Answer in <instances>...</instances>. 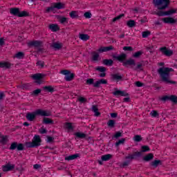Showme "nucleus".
<instances>
[{
  "mask_svg": "<svg viewBox=\"0 0 177 177\" xmlns=\"http://www.w3.org/2000/svg\"><path fill=\"white\" fill-rule=\"evenodd\" d=\"M112 57L113 60L122 63V66H124V67H127V68H130L134 71H138V70L140 71H143V64L138 63L136 66V62H135V59L132 58L127 59L128 55L124 53H122L119 55L113 54L112 55ZM135 66H136V67H135Z\"/></svg>",
  "mask_w": 177,
  "mask_h": 177,
  "instance_id": "obj_1",
  "label": "nucleus"
},
{
  "mask_svg": "<svg viewBox=\"0 0 177 177\" xmlns=\"http://www.w3.org/2000/svg\"><path fill=\"white\" fill-rule=\"evenodd\" d=\"M172 71H174V69L168 67H161L158 69V73L162 82H166V84H176V82L169 80V73H171Z\"/></svg>",
  "mask_w": 177,
  "mask_h": 177,
  "instance_id": "obj_2",
  "label": "nucleus"
},
{
  "mask_svg": "<svg viewBox=\"0 0 177 177\" xmlns=\"http://www.w3.org/2000/svg\"><path fill=\"white\" fill-rule=\"evenodd\" d=\"M37 115H41V117H50V112L42 109H37L33 112L26 113V120H28V121H34L35 118H37Z\"/></svg>",
  "mask_w": 177,
  "mask_h": 177,
  "instance_id": "obj_3",
  "label": "nucleus"
},
{
  "mask_svg": "<svg viewBox=\"0 0 177 177\" xmlns=\"http://www.w3.org/2000/svg\"><path fill=\"white\" fill-rule=\"evenodd\" d=\"M42 140L41 137L38 135H35L33 137L32 142H25V146L27 149H32L34 147H39L41 146V142Z\"/></svg>",
  "mask_w": 177,
  "mask_h": 177,
  "instance_id": "obj_4",
  "label": "nucleus"
},
{
  "mask_svg": "<svg viewBox=\"0 0 177 177\" xmlns=\"http://www.w3.org/2000/svg\"><path fill=\"white\" fill-rule=\"evenodd\" d=\"M153 3L155 8H157L158 10H165L168 6H169V3H171V1L169 0H153Z\"/></svg>",
  "mask_w": 177,
  "mask_h": 177,
  "instance_id": "obj_5",
  "label": "nucleus"
},
{
  "mask_svg": "<svg viewBox=\"0 0 177 177\" xmlns=\"http://www.w3.org/2000/svg\"><path fill=\"white\" fill-rule=\"evenodd\" d=\"M159 100H161L164 103H165V102L169 101L174 103V104H177V96L176 95H164L159 98Z\"/></svg>",
  "mask_w": 177,
  "mask_h": 177,
  "instance_id": "obj_6",
  "label": "nucleus"
},
{
  "mask_svg": "<svg viewBox=\"0 0 177 177\" xmlns=\"http://www.w3.org/2000/svg\"><path fill=\"white\" fill-rule=\"evenodd\" d=\"M61 74L65 75L64 80L67 82L73 81L75 77V74L71 73V72L68 70L61 71Z\"/></svg>",
  "mask_w": 177,
  "mask_h": 177,
  "instance_id": "obj_7",
  "label": "nucleus"
},
{
  "mask_svg": "<svg viewBox=\"0 0 177 177\" xmlns=\"http://www.w3.org/2000/svg\"><path fill=\"white\" fill-rule=\"evenodd\" d=\"M10 150H17L18 151H21L23 150H24V145L21 144V143H17L16 142H14L12 143H11V145L10 147Z\"/></svg>",
  "mask_w": 177,
  "mask_h": 177,
  "instance_id": "obj_8",
  "label": "nucleus"
},
{
  "mask_svg": "<svg viewBox=\"0 0 177 177\" xmlns=\"http://www.w3.org/2000/svg\"><path fill=\"white\" fill-rule=\"evenodd\" d=\"M177 10L175 9H171L168 11H161L159 10L156 12L157 16H171V15H174L176 13Z\"/></svg>",
  "mask_w": 177,
  "mask_h": 177,
  "instance_id": "obj_9",
  "label": "nucleus"
},
{
  "mask_svg": "<svg viewBox=\"0 0 177 177\" xmlns=\"http://www.w3.org/2000/svg\"><path fill=\"white\" fill-rule=\"evenodd\" d=\"M45 77V75H42L41 73H36L32 76V78L35 80V83L38 85H41L42 84V78Z\"/></svg>",
  "mask_w": 177,
  "mask_h": 177,
  "instance_id": "obj_10",
  "label": "nucleus"
},
{
  "mask_svg": "<svg viewBox=\"0 0 177 177\" xmlns=\"http://www.w3.org/2000/svg\"><path fill=\"white\" fill-rule=\"evenodd\" d=\"M142 156V152L136 151L133 154H129V156H126V160H138V158H140Z\"/></svg>",
  "mask_w": 177,
  "mask_h": 177,
  "instance_id": "obj_11",
  "label": "nucleus"
},
{
  "mask_svg": "<svg viewBox=\"0 0 177 177\" xmlns=\"http://www.w3.org/2000/svg\"><path fill=\"white\" fill-rule=\"evenodd\" d=\"M160 52L165 55V56H172L174 51L171 49H168L167 47H162L160 48Z\"/></svg>",
  "mask_w": 177,
  "mask_h": 177,
  "instance_id": "obj_12",
  "label": "nucleus"
},
{
  "mask_svg": "<svg viewBox=\"0 0 177 177\" xmlns=\"http://www.w3.org/2000/svg\"><path fill=\"white\" fill-rule=\"evenodd\" d=\"M15 165L8 163L6 165L2 166V171L3 172H9V171H13V169H15Z\"/></svg>",
  "mask_w": 177,
  "mask_h": 177,
  "instance_id": "obj_13",
  "label": "nucleus"
},
{
  "mask_svg": "<svg viewBox=\"0 0 177 177\" xmlns=\"http://www.w3.org/2000/svg\"><path fill=\"white\" fill-rule=\"evenodd\" d=\"M115 91L113 93V95H114V96H124V97L129 96V93L124 91L117 90V88H115Z\"/></svg>",
  "mask_w": 177,
  "mask_h": 177,
  "instance_id": "obj_14",
  "label": "nucleus"
},
{
  "mask_svg": "<svg viewBox=\"0 0 177 177\" xmlns=\"http://www.w3.org/2000/svg\"><path fill=\"white\" fill-rule=\"evenodd\" d=\"M114 50V47L113 46H101L97 50V52H99V53H103L104 52H110V50Z\"/></svg>",
  "mask_w": 177,
  "mask_h": 177,
  "instance_id": "obj_15",
  "label": "nucleus"
},
{
  "mask_svg": "<svg viewBox=\"0 0 177 177\" xmlns=\"http://www.w3.org/2000/svg\"><path fill=\"white\" fill-rule=\"evenodd\" d=\"M101 84H102L103 85H106V84H107V80L105 79H101L100 80H97L95 82L93 86L94 88H100Z\"/></svg>",
  "mask_w": 177,
  "mask_h": 177,
  "instance_id": "obj_16",
  "label": "nucleus"
},
{
  "mask_svg": "<svg viewBox=\"0 0 177 177\" xmlns=\"http://www.w3.org/2000/svg\"><path fill=\"white\" fill-rule=\"evenodd\" d=\"M162 21H164V23L166 24H175V23H176V19H174L172 17H167L163 18Z\"/></svg>",
  "mask_w": 177,
  "mask_h": 177,
  "instance_id": "obj_17",
  "label": "nucleus"
},
{
  "mask_svg": "<svg viewBox=\"0 0 177 177\" xmlns=\"http://www.w3.org/2000/svg\"><path fill=\"white\" fill-rule=\"evenodd\" d=\"M53 6L54 9H64V3H61V2H58V3H53Z\"/></svg>",
  "mask_w": 177,
  "mask_h": 177,
  "instance_id": "obj_18",
  "label": "nucleus"
},
{
  "mask_svg": "<svg viewBox=\"0 0 177 177\" xmlns=\"http://www.w3.org/2000/svg\"><path fill=\"white\" fill-rule=\"evenodd\" d=\"M42 45V41H33L28 43V46H35V48H39Z\"/></svg>",
  "mask_w": 177,
  "mask_h": 177,
  "instance_id": "obj_19",
  "label": "nucleus"
},
{
  "mask_svg": "<svg viewBox=\"0 0 177 177\" xmlns=\"http://www.w3.org/2000/svg\"><path fill=\"white\" fill-rule=\"evenodd\" d=\"M48 28L51 30L53 32H56V31H59L60 30V28H59V26L55 24H50L48 26Z\"/></svg>",
  "mask_w": 177,
  "mask_h": 177,
  "instance_id": "obj_20",
  "label": "nucleus"
},
{
  "mask_svg": "<svg viewBox=\"0 0 177 177\" xmlns=\"http://www.w3.org/2000/svg\"><path fill=\"white\" fill-rule=\"evenodd\" d=\"M12 64L6 62H0V68H10Z\"/></svg>",
  "mask_w": 177,
  "mask_h": 177,
  "instance_id": "obj_21",
  "label": "nucleus"
},
{
  "mask_svg": "<svg viewBox=\"0 0 177 177\" xmlns=\"http://www.w3.org/2000/svg\"><path fill=\"white\" fill-rule=\"evenodd\" d=\"M19 12H20V8H12L10 10V13L11 15H13L14 16L19 17Z\"/></svg>",
  "mask_w": 177,
  "mask_h": 177,
  "instance_id": "obj_22",
  "label": "nucleus"
},
{
  "mask_svg": "<svg viewBox=\"0 0 177 177\" xmlns=\"http://www.w3.org/2000/svg\"><path fill=\"white\" fill-rule=\"evenodd\" d=\"M99 59H100V55H99V53H97L95 51L93 52L91 60L93 62H99Z\"/></svg>",
  "mask_w": 177,
  "mask_h": 177,
  "instance_id": "obj_23",
  "label": "nucleus"
},
{
  "mask_svg": "<svg viewBox=\"0 0 177 177\" xmlns=\"http://www.w3.org/2000/svg\"><path fill=\"white\" fill-rule=\"evenodd\" d=\"M102 64H104V66H111L113 64H114V61H113L111 59H105L102 60Z\"/></svg>",
  "mask_w": 177,
  "mask_h": 177,
  "instance_id": "obj_24",
  "label": "nucleus"
},
{
  "mask_svg": "<svg viewBox=\"0 0 177 177\" xmlns=\"http://www.w3.org/2000/svg\"><path fill=\"white\" fill-rule=\"evenodd\" d=\"M78 157H80V154L75 153V154L65 157V160L66 161H71L73 160H75V158H78Z\"/></svg>",
  "mask_w": 177,
  "mask_h": 177,
  "instance_id": "obj_25",
  "label": "nucleus"
},
{
  "mask_svg": "<svg viewBox=\"0 0 177 177\" xmlns=\"http://www.w3.org/2000/svg\"><path fill=\"white\" fill-rule=\"evenodd\" d=\"M1 138L0 143L3 145H7L8 142H9V137L8 136H2Z\"/></svg>",
  "mask_w": 177,
  "mask_h": 177,
  "instance_id": "obj_26",
  "label": "nucleus"
},
{
  "mask_svg": "<svg viewBox=\"0 0 177 177\" xmlns=\"http://www.w3.org/2000/svg\"><path fill=\"white\" fill-rule=\"evenodd\" d=\"M45 92H49L50 93H53L55 92V88L52 86H45L43 87Z\"/></svg>",
  "mask_w": 177,
  "mask_h": 177,
  "instance_id": "obj_27",
  "label": "nucleus"
},
{
  "mask_svg": "<svg viewBox=\"0 0 177 177\" xmlns=\"http://www.w3.org/2000/svg\"><path fill=\"white\" fill-rule=\"evenodd\" d=\"M151 165L154 167V168H157L159 165H162V162L160 160H155L151 162Z\"/></svg>",
  "mask_w": 177,
  "mask_h": 177,
  "instance_id": "obj_28",
  "label": "nucleus"
},
{
  "mask_svg": "<svg viewBox=\"0 0 177 177\" xmlns=\"http://www.w3.org/2000/svg\"><path fill=\"white\" fill-rule=\"evenodd\" d=\"M127 27H129V28H133V27H136V22L135 20H129L127 22Z\"/></svg>",
  "mask_w": 177,
  "mask_h": 177,
  "instance_id": "obj_29",
  "label": "nucleus"
},
{
  "mask_svg": "<svg viewBox=\"0 0 177 177\" xmlns=\"http://www.w3.org/2000/svg\"><path fill=\"white\" fill-rule=\"evenodd\" d=\"M42 122H43V124H45L46 125H48L49 124H51L53 125V124H55V122H53V120L49 118H44Z\"/></svg>",
  "mask_w": 177,
  "mask_h": 177,
  "instance_id": "obj_30",
  "label": "nucleus"
},
{
  "mask_svg": "<svg viewBox=\"0 0 177 177\" xmlns=\"http://www.w3.org/2000/svg\"><path fill=\"white\" fill-rule=\"evenodd\" d=\"M154 158V155L153 153H148L147 156H144L143 160L144 161H151Z\"/></svg>",
  "mask_w": 177,
  "mask_h": 177,
  "instance_id": "obj_31",
  "label": "nucleus"
},
{
  "mask_svg": "<svg viewBox=\"0 0 177 177\" xmlns=\"http://www.w3.org/2000/svg\"><path fill=\"white\" fill-rule=\"evenodd\" d=\"M74 135L78 139H85V138H86V134L81 132H76Z\"/></svg>",
  "mask_w": 177,
  "mask_h": 177,
  "instance_id": "obj_32",
  "label": "nucleus"
},
{
  "mask_svg": "<svg viewBox=\"0 0 177 177\" xmlns=\"http://www.w3.org/2000/svg\"><path fill=\"white\" fill-rule=\"evenodd\" d=\"M92 111H93V113H95V117H99V115H100V112H99V109L97 108V106L93 105Z\"/></svg>",
  "mask_w": 177,
  "mask_h": 177,
  "instance_id": "obj_33",
  "label": "nucleus"
},
{
  "mask_svg": "<svg viewBox=\"0 0 177 177\" xmlns=\"http://www.w3.org/2000/svg\"><path fill=\"white\" fill-rule=\"evenodd\" d=\"M79 38L82 39V41H88L91 37L86 34H80Z\"/></svg>",
  "mask_w": 177,
  "mask_h": 177,
  "instance_id": "obj_34",
  "label": "nucleus"
},
{
  "mask_svg": "<svg viewBox=\"0 0 177 177\" xmlns=\"http://www.w3.org/2000/svg\"><path fill=\"white\" fill-rule=\"evenodd\" d=\"M30 16V13L27 11H19V14H18V17H27Z\"/></svg>",
  "mask_w": 177,
  "mask_h": 177,
  "instance_id": "obj_35",
  "label": "nucleus"
},
{
  "mask_svg": "<svg viewBox=\"0 0 177 177\" xmlns=\"http://www.w3.org/2000/svg\"><path fill=\"white\" fill-rule=\"evenodd\" d=\"M106 124L109 128H114L115 127V120H109Z\"/></svg>",
  "mask_w": 177,
  "mask_h": 177,
  "instance_id": "obj_36",
  "label": "nucleus"
},
{
  "mask_svg": "<svg viewBox=\"0 0 177 177\" xmlns=\"http://www.w3.org/2000/svg\"><path fill=\"white\" fill-rule=\"evenodd\" d=\"M111 157H112L111 154L103 155L101 157V160H102V161H109V160H110L111 158Z\"/></svg>",
  "mask_w": 177,
  "mask_h": 177,
  "instance_id": "obj_37",
  "label": "nucleus"
},
{
  "mask_svg": "<svg viewBox=\"0 0 177 177\" xmlns=\"http://www.w3.org/2000/svg\"><path fill=\"white\" fill-rule=\"evenodd\" d=\"M63 47V45H62V44L60 43H54L53 44V48H54V49H57V50H59V49H62V48Z\"/></svg>",
  "mask_w": 177,
  "mask_h": 177,
  "instance_id": "obj_38",
  "label": "nucleus"
},
{
  "mask_svg": "<svg viewBox=\"0 0 177 177\" xmlns=\"http://www.w3.org/2000/svg\"><path fill=\"white\" fill-rule=\"evenodd\" d=\"M96 71H100V73H106L107 69L104 66H97L95 68Z\"/></svg>",
  "mask_w": 177,
  "mask_h": 177,
  "instance_id": "obj_39",
  "label": "nucleus"
},
{
  "mask_svg": "<svg viewBox=\"0 0 177 177\" xmlns=\"http://www.w3.org/2000/svg\"><path fill=\"white\" fill-rule=\"evenodd\" d=\"M70 17L71 19H78V13L77 11H72L69 13Z\"/></svg>",
  "mask_w": 177,
  "mask_h": 177,
  "instance_id": "obj_40",
  "label": "nucleus"
},
{
  "mask_svg": "<svg viewBox=\"0 0 177 177\" xmlns=\"http://www.w3.org/2000/svg\"><path fill=\"white\" fill-rule=\"evenodd\" d=\"M125 16L124 14H121L117 17H115V18H113L112 19V23H115V21H118V20H120V19H122V17H124Z\"/></svg>",
  "mask_w": 177,
  "mask_h": 177,
  "instance_id": "obj_41",
  "label": "nucleus"
},
{
  "mask_svg": "<svg viewBox=\"0 0 177 177\" xmlns=\"http://www.w3.org/2000/svg\"><path fill=\"white\" fill-rule=\"evenodd\" d=\"M86 85H95V79L88 78L86 80Z\"/></svg>",
  "mask_w": 177,
  "mask_h": 177,
  "instance_id": "obj_42",
  "label": "nucleus"
},
{
  "mask_svg": "<svg viewBox=\"0 0 177 177\" xmlns=\"http://www.w3.org/2000/svg\"><path fill=\"white\" fill-rule=\"evenodd\" d=\"M15 57H16L17 59H24V53L19 52L15 54Z\"/></svg>",
  "mask_w": 177,
  "mask_h": 177,
  "instance_id": "obj_43",
  "label": "nucleus"
},
{
  "mask_svg": "<svg viewBox=\"0 0 177 177\" xmlns=\"http://www.w3.org/2000/svg\"><path fill=\"white\" fill-rule=\"evenodd\" d=\"M141 153H146L147 151H150V147L147 145H144L141 147Z\"/></svg>",
  "mask_w": 177,
  "mask_h": 177,
  "instance_id": "obj_44",
  "label": "nucleus"
},
{
  "mask_svg": "<svg viewBox=\"0 0 177 177\" xmlns=\"http://www.w3.org/2000/svg\"><path fill=\"white\" fill-rule=\"evenodd\" d=\"M124 143H125V138H122V139L119 140L118 142H116L115 145L116 147H118V146H120V145H124Z\"/></svg>",
  "mask_w": 177,
  "mask_h": 177,
  "instance_id": "obj_45",
  "label": "nucleus"
},
{
  "mask_svg": "<svg viewBox=\"0 0 177 177\" xmlns=\"http://www.w3.org/2000/svg\"><path fill=\"white\" fill-rule=\"evenodd\" d=\"M112 78L117 80H122V77L118 73L112 75Z\"/></svg>",
  "mask_w": 177,
  "mask_h": 177,
  "instance_id": "obj_46",
  "label": "nucleus"
},
{
  "mask_svg": "<svg viewBox=\"0 0 177 177\" xmlns=\"http://www.w3.org/2000/svg\"><path fill=\"white\" fill-rule=\"evenodd\" d=\"M41 92H42V90H41L40 88H37L32 91V95L33 96H38V95H39V93H41Z\"/></svg>",
  "mask_w": 177,
  "mask_h": 177,
  "instance_id": "obj_47",
  "label": "nucleus"
},
{
  "mask_svg": "<svg viewBox=\"0 0 177 177\" xmlns=\"http://www.w3.org/2000/svg\"><path fill=\"white\" fill-rule=\"evenodd\" d=\"M150 115H151V117H154V118L160 117V114H158V112L157 111H151Z\"/></svg>",
  "mask_w": 177,
  "mask_h": 177,
  "instance_id": "obj_48",
  "label": "nucleus"
},
{
  "mask_svg": "<svg viewBox=\"0 0 177 177\" xmlns=\"http://www.w3.org/2000/svg\"><path fill=\"white\" fill-rule=\"evenodd\" d=\"M66 129H68L69 131H73V129H74L73 124L70 122L66 123Z\"/></svg>",
  "mask_w": 177,
  "mask_h": 177,
  "instance_id": "obj_49",
  "label": "nucleus"
},
{
  "mask_svg": "<svg viewBox=\"0 0 177 177\" xmlns=\"http://www.w3.org/2000/svg\"><path fill=\"white\" fill-rule=\"evenodd\" d=\"M151 32L149 30L142 32V38H147L149 35H150Z\"/></svg>",
  "mask_w": 177,
  "mask_h": 177,
  "instance_id": "obj_50",
  "label": "nucleus"
},
{
  "mask_svg": "<svg viewBox=\"0 0 177 177\" xmlns=\"http://www.w3.org/2000/svg\"><path fill=\"white\" fill-rule=\"evenodd\" d=\"M142 55H143V52L142 51H138L136 53H135L133 56L136 58L138 57H140V56H142Z\"/></svg>",
  "mask_w": 177,
  "mask_h": 177,
  "instance_id": "obj_51",
  "label": "nucleus"
},
{
  "mask_svg": "<svg viewBox=\"0 0 177 177\" xmlns=\"http://www.w3.org/2000/svg\"><path fill=\"white\" fill-rule=\"evenodd\" d=\"M123 50L127 52H132L133 51V48H132V46H124L123 47Z\"/></svg>",
  "mask_w": 177,
  "mask_h": 177,
  "instance_id": "obj_52",
  "label": "nucleus"
},
{
  "mask_svg": "<svg viewBox=\"0 0 177 177\" xmlns=\"http://www.w3.org/2000/svg\"><path fill=\"white\" fill-rule=\"evenodd\" d=\"M121 137H122V133H121L120 131H117L113 136V138H115V139H118V138Z\"/></svg>",
  "mask_w": 177,
  "mask_h": 177,
  "instance_id": "obj_53",
  "label": "nucleus"
},
{
  "mask_svg": "<svg viewBox=\"0 0 177 177\" xmlns=\"http://www.w3.org/2000/svg\"><path fill=\"white\" fill-rule=\"evenodd\" d=\"M84 17L85 19H91V17H92V13H91V12H86L84 14Z\"/></svg>",
  "mask_w": 177,
  "mask_h": 177,
  "instance_id": "obj_54",
  "label": "nucleus"
},
{
  "mask_svg": "<svg viewBox=\"0 0 177 177\" xmlns=\"http://www.w3.org/2000/svg\"><path fill=\"white\" fill-rule=\"evenodd\" d=\"M134 140L135 142H141L142 140V136L139 135H136L134 136Z\"/></svg>",
  "mask_w": 177,
  "mask_h": 177,
  "instance_id": "obj_55",
  "label": "nucleus"
},
{
  "mask_svg": "<svg viewBox=\"0 0 177 177\" xmlns=\"http://www.w3.org/2000/svg\"><path fill=\"white\" fill-rule=\"evenodd\" d=\"M5 96H6L5 95V93L0 92V103H2V102H3V99H5Z\"/></svg>",
  "mask_w": 177,
  "mask_h": 177,
  "instance_id": "obj_56",
  "label": "nucleus"
},
{
  "mask_svg": "<svg viewBox=\"0 0 177 177\" xmlns=\"http://www.w3.org/2000/svg\"><path fill=\"white\" fill-rule=\"evenodd\" d=\"M37 66H40L42 68H44V66H45V62L44 61H38L36 63Z\"/></svg>",
  "mask_w": 177,
  "mask_h": 177,
  "instance_id": "obj_57",
  "label": "nucleus"
},
{
  "mask_svg": "<svg viewBox=\"0 0 177 177\" xmlns=\"http://www.w3.org/2000/svg\"><path fill=\"white\" fill-rule=\"evenodd\" d=\"M88 100L86 98L83 97H80L78 98V101L80 102V103H85V102H87Z\"/></svg>",
  "mask_w": 177,
  "mask_h": 177,
  "instance_id": "obj_58",
  "label": "nucleus"
},
{
  "mask_svg": "<svg viewBox=\"0 0 177 177\" xmlns=\"http://www.w3.org/2000/svg\"><path fill=\"white\" fill-rule=\"evenodd\" d=\"M39 133H41V135H44V133H46L47 131L45 128L41 127L39 130Z\"/></svg>",
  "mask_w": 177,
  "mask_h": 177,
  "instance_id": "obj_59",
  "label": "nucleus"
},
{
  "mask_svg": "<svg viewBox=\"0 0 177 177\" xmlns=\"http://www.w3.org/2000/svg\"><path fill=\"white\" fill-rule=\"evenodd\" d=\"M59 21H60L61 24H64V23H67V18L62 17V18H60Z\"/></svg>",
  "mask_w": 177,
  "mask_h": 177,
  "instance_id": "obj_60",
  "label": "nucleus"
},
{
  "mask_svg": "<svg viewBox=\"0 0 177 177\" xmlns=\"http://www.w3.org/2000/svg\"><path fill=\"white\" fill-rule=\"evenodd\" d=\"M53 10H55V8H53V6L47 8V9L46 10V12L47 13H49V12H50V11L53 12Z\"/></svg>",
  "mask_w": 177,
  "mask_h": 177,
  "instance_id": "obj_61",
  "label": "nucleus"
},
{
  "mask_svg": "<svg viewBox=\"0 0 177 177\" xmlns=\"http://www.w3.org/2000/svg\"><path fill=\"white\" fill-rule=\"evenodd\" d=\"M54 140H55V138L53 137L47 136V142L48 143H52V142H53Z\"/></svg>",
  "mask_w": 177,
  "mask_h": 177,
  "instance_id": "obj_62",
  "label": "nucleus"
},
{
  "mask_svg": "<svg viewBox=\"0 0 177 177\" xmlns=\"http://www.w3.org/2000/svg\"><path fill=\"white\" fill-rule=\"evenodd\" d=\"M5 45V39L3 37L0 38V46Z\"/></svg>",
  "mask_w": 177,
  "mask_h": 177,
  "instance_id": "obj_63",
  "label": "nucleus"
},
{
  "mask_svg": "<svg viewBox=\"0 0 177 177\" xmlns=\"http://www.w3.org/2000/svg\"><path fill=\"white\" fill-rule=\"evenodd\" d=\"M136 86H138V88H140L142 86H143V83H142L141 82H136Z\"/></svg>",
  "mask_w": 177,
  "mask_h": 177,
  "instance_id": "obj_64",
  "label": "nucleus"
}]
</instances>
